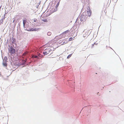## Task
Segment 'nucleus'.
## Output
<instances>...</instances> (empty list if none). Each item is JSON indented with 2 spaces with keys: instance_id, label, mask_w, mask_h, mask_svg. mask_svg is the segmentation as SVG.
Masks as SVG:
<instances>
[{
  "instance_id": "4",
  "label": "nucleus",
  "mask_w": 124,
  "mask_h": 124,
  "mask_svg": "<svg viewBox=\"0 0 124 124\" xmlns=\"http://www.w3.org/2000/svg\"><path fill=\"white\" fill-rule=\"evenodd\" d=\"M88 8L87 9V14L88 16L90 17L91 14L92 12L89 7H88Z\"/></svg>"
},
{
  "instance_id": "6",
  "label": "nucleus",
  "mask_w": 124,
  "mask_h": 124,
  "mask_svg": "<svg viewBox=\"0 0 124 124\" xmlns=\"http://www.w3.org/2000/svg\"><path fill=\"white\" fill-rule=\"evenodd\" d=\"M38 29H39L33 28L31 29L29 31H35L38 30Z\"/></svg>"
},
{
  "instance_id": "16",
  "label": "nucleus",
  "mask_w": 124,
  "mask_h": 124,
  "mask_svg": "<svg viewBox=\"0 0 124 124\" xmlns=\"http://www.w3.org/2000/svg\"><path fill=\"white\" fill-rule=\"evenodd\" d=\"M51 34V33L50 32H48L47 33V34L49 36Z\"/></svg>"
},
{
  "instance_id": "21",
  "label": "nucleus",
  "mask_w": 124,
  "mask_h": 124,
  "mask_svg": "<svg viewBox=\"0 0 124 124\" xmlns=\"http://www.w3.org/2000/svg\"><path fill=\"white\" fill-rule=\"evenodd\" d=\"M27 53V52H25V53H23V55H25V54H26Z\"/></svg>"
},
{
  "instance_id": "13",
  "label": "nucleus",
  "mask_w": 124,
  "mask_h": 124,
  "mask_svg": "<svg viewBox=\"0 0 124 124\" xmlns=\"http://www.w3.org/2000/svg\"><path fill=\"white\" fill-rule=\"evenodd\" d=\"M4 60H5V61L6 62L8 60L7 57H4Z\"/></svg>"
},
{
  "instance_id": "10",
  "label": "nucleus",
  "mask_w": 124,
  "mask_h": 124,
  "mask_svg": "<svg viewBox=\"0 0 124 124\" xmlns=\"http://www.w3.org/2000/svg\"><path fill=\"white\" fill-rule=\"evenodd\" d=\"M26 23V21L25 20H24L23 21V24L24 26Z\"/></svg>"
},
{
  "instance_id": "12",
  "label": "nucleus",
  "mask_w": 124,
  "mask_h": 124,
  "mask_svg": "<svg viewBox=\"0 0 124 124\" xmlns=\"http://www.w3.org/2000/svg\"><path fill=\"white\" fill-rule=\"evenodd\" d=\"M72 54L69 55L67 57V58L68 59L71 57L72 55Z\"/></svg>"
},
{
  "instance_id": "3",
  "label": "nucleus",
  "mask_w": 124,
  "mask_h": 124,
  "mask_svg": "<svg viewBox=\"0 0 124 124\" xmlns=\"http://www.w3.org/2000/svg\"><path fill=\"white\" fill-rule=\"evenodd\" d=\"M91 32V30L90 29L87 30L85 32V34L83 35V37H85L86 36H88L90 34Z\"/></svg>"
},
{
  "instance_id": "5",
  "label": "nucleus",
  "mask_w": 124,
  "mask_h": 124,
  "mask_svg": "<svg viewBox=\"0 0 124 124\" xmlns=\"http://www.w3.org/2000/svg\"><path fill=\"white\" fill-rule=\"evenodd\" d=\"M80 20L81 21H83L86 20L85 16L84 15H82L80 17Z\"/></svg>"
},
{
  "instance_id": "20",
  "label": "nucleus",
  "mask_w": 124,
  "mask_h": 124,
  "mask_svg": "<svg viewBox=\"0 0 124 124\" xmlns=\"http://www.w3.org/2000/svg\"><path fill=\"white\" fill-rule=\"evenodd\" d=\"M95 44V43H94V44H93L92 45V48H93V46H94V45Z\"/></svg>"
},
{
  "instance_id": "7",
  "label": "nucleus",
  "mask_w": 124,
  "mask_h": 124,
  "mask_svg": "<svg viewBox=\"0 0 124 124\" xmlns=\"http://www.w3.org/2000/svg\"><path fill=\"white\" fill-rule=\"evenodd\" d=\"M2 64L4 67H7V64L6 62H4V61L3 62Z\"/></svg>"
},
{
  "instance_id": "1",
  "label": "nucleus",
  "mask_w": 124,
  "mask_h": 124,
  "mask_svg": "<svg viewBox=\"0 0 124 124\" xmlns=\"http://www.w3.org/2000/svg\"><path fill=\"white\" fill-rule=\"evenodd\" d=\"M53 52L52 50L50 49H46L44 51L43 53L44 55L50 54L52 53Z\"/></svg>"
},
{
  "instance_id": "18",
  "label": "nucleus",
  "mask_w": 124,
  "mask_h": 124,
  "mask_svg": "<svg viewBox=\"0 0 124 124\" xmlns=\"http://www.w3.org/2000/svg\"><path fill=\"white\" fill-rule=\"evenodd\" d=\"M59 3L58 2V3H57V4H56V7L57 8L58 7V6L59 5Z\"/></svg>"
},
{
  "instance_id": "19",
  "label": "nucleus",
  "mask_w": 124,
  "mask_h": 124,
  "mask_svg": "<svg viewBox=\"0 0 124 124\" xmlns=\"http://www.w3.org/2000/svg\"><path fill=\"white\" fill-rule=\"evenodd\" d=\"M33 57L35 58H37V56L36 55H33Z\"/></svg>"
},
{
  "instance_id": "15",
  "label": "nucleus",
  "mask_w": 124,
  "mask_h": 124,
  "mask_svg": "<svg viewBox=\"0 0 124 124\" xmlns=\"http://www.w3.org/2000/svg\"><path fill=\"white\" fill-rule=\"evenodd\" d=\"M73 39V38L72 37H70L69 39V41H70L72 40Z\"/></svg>"
},
{
  "instance_id": "11",
  "label": "nucleus",
  "mask_w": 124,
  "mask_h": 124,
  "mask_svg": "<svg viewBox=\"0 0 124 124\" xmlns=\"http://www.w3.org/2000/svg\"><path fill=\"white\" fill-rule=\"evenodd\" d=\"M67 42H64L63 41H62L61 42V43H62V45H64L65 44L67 43Z\"/></svg>"
},
{
  "instance_id": "14",
  "label": "nucleus",
  "mask_w": 124,
  "mask_h": 124,
  "mask_svg": "<svg viewBox=\"0 0 124 124\" xmlns=\"http://www.w3.org/2000/svg\"><path fill=\"white\" fill-rule=\"evenodd\" d=\"M42 21L45 22H47V20L46 19H43Z\"/></svg>"
},
{
  "instance_id": "17",
  "label": "nucleus",
  "mask_w": 124,
  "mask_h": 124,
  "mask_svg": "<svg viewBox=\"0 0 124 124\" xmlns=\"http://www.w3.org/2000/svg\"><path fill=\"white\" fill-rule=\"evenodd\" d=\"M33 21L34 22H36L37 21V20L36 19H34L33 20Z\"/></svg>"
},
{
  "instance_id": "8",
  "label": "nucleus",
  "mask_w": 124,
  "mask_h": 124,
  "mask_svg": "<svg viewBox=\"0 0 124 124\" xmlns=\"http://www.w3.org/2000/svg\"><path fill=\"white\" fill-rule=\"evenodd\" d=\"M47 46L49 45V46H51L52 45V42L51 41L49 42L47 44Z\"/></svg>"
},
{
  "instance_id": "2",
  "label": "nucleus",
  "mask_w": 124,
  "mask_h": 124,
  "mask_svg": "<svg viewBox=\"0 0 124 124\" xmlns=\"http://www.w3.org/2000/svg\"><path fill=\"white\" fill-rule=\"evenodd\" d=\"M9 53L11 55L14 54L16 52V49L12 47L10 48H8Z\"/></svg>"
},
{
  "instance_id": "9",
  "label": "nucleus",
  "mask_w": 124,
  "mask_h": 124,
  "mask_svg": "<svg viewBox=\"0 0 124 124\" xmlns=\"http://www.w3.org/2000/svg\"><path fill=\"white\" fill-rule=\"evenodd\" d=\"M69 31L68 30L66 31H65L63 32L62 33H63V34H66Z\"/></svg>"
}]
</instances>
